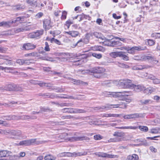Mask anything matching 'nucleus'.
Here are the masks:
<instances>
[{"label":"nucleus","mask_w":160,"mask_h":160,"mask_svg":"<svg viewBox=\"0 0 160 160\" xmlns=\"http://www.w3.org/2000/svg\"><path fill=\"white\" fill-rule=\"evenodd\" d=\"M12 7L13 8L15 9H16L17 10H20L21 9H22L23 8L21 6V5L19 4L14 5Z\"/></svg>","instance_id":"nucleus-51"},{"label":"nucleus","mask_w":160,"mask_h":160,"mask_svg":"<svg viewBox=\"0 0 160 160\" xmlns=\"http://www.w3.org/2000/svg\"><path fill=\"white\" fill-rule=\"evenodd\" d=\"M150 67L149 66H146L144 65H139L134 66L132 67V69L134 70H142L145 68H147Z\"/></svg>","instance_id":"nucleus-16"},{"label":"nucleus","mask_w":160,"mask_h":160,"mask_svg":"<svg viewBox=\"0 0 160 160\" xmlns=\"http://www.w3.org/2000/svg\"><path fill=\"white\" fill-rule=\"evenodd\" d=\"M158 132V130L156 128H152L151 129L150 132L152 133H157Z\"/></svg>","instance_id":"nucleus-58"},{"label":"nucleus","mask_w":160,"mask_h":160,"mask_svg":"<svg viewBox=\"0 0 160 160\" xmlns=\"http://www.w3.org/2000/svg\"><path fill=\"white\" fill-rule=\"evenodd\" d=\"M69 80L72 81V83H73V84H75L78 85L82 83V81L73 78H70Z\"/></svg>","instance_id":"nucleus-37"},{"label":"nucleus","mask_w":160,"mask_h":160,"mask_svg":"<svg viewBox=\"0 0 160 160\" xmlns=\"http://www.w3.org/2000/svg\"><path fill=\"white\" fill-rule=\"evenodd\" d=\"M119 84L120 86L124 88H131L132 85L131 81L128 79L121 80Z\"/></svg>","instance_id":"nucleus-4"},{"label":"nucleus","mask_w":160,"mask_h":160,"mask_svg":"<svg viewBox=\"0 0 160 160\" xmlns=\"http://www.w3.org/2000/svg\"><path fill=\"white\" fill-rule=\"evenodd\" d=\"M120 52H113L110 54V56L113 58H115L118 57H119Z\"/></svg>","instance_id":"nucleus-35"},{"label":"nucleus","mask_w":160,"mask_h":160,"mask_svg":"<svg viewBox=\"0 0 160 160\" xmlns=\"http://www.w3.org/2000/svg\"><path fill=\"white\" fill-rule=\"evenodd\" d=\"M50 24V21L47 19L43 21V27L46 29H48L50 28L51 26Z\"/></svg>","instance_id":"nucleus-21"},{"label":"nucleus","mask_w":160,"mask_h":160,"mask_svg":"<svg viewBox=\"0 0 160 160\" xmlns=\"http://www.w3.org/2000/svg\"><path fill=\"white\" fill-rule=\"evenodd\" d=\"M67 13V12L65 11H63L62 12V14L61 17V18L62 19H65L66 18Z\"/></svg>","instance_id":"nucleus-57"},{"label":"nucleus","mask_w":160,"mask_h":160,"mask_svg":"<svg viewBox=\"0 0 160 160\" xmlns=\"http://www.w3.org/2000/svg\"><path fill=\"white\" fill-rule=\"evenodd\" d=\"M155 58V57L154 56H144L143 58V61H146L147 60H151L152 61V60H154Z\"/></svg>","instance_id":"nucleus-39"},{"label":"nucleus","mask_w":160,"mask_h":160,"mask_svg":"<svg viewBox=\"0 0 160 160\" xmlns=\"http://www.w3.org/2000/svg\"><path fill=\"white\" fill-rule=\"evenodd\" d=\"M56 158L55 157L50 154L44 157V159L45 160H54Z\"/></svg>","instance_id":"nucleus-38"},{"label":"nucleus","mask_w":160,"mask_h":160,"mask_svg":"<svg viewBox=\"0 0 160 160\" xmlns=\"http://www.w3.org/2000/svg\"><path fill=\"white\" fill-rule=\"evenodd\" d=\"M36 139H32L29 140H24L19 142L20 145L29 146L33 144L36 142Z\"/></svg>","instance_id":"nucleus-8"},{"label":"nucleus","mask_w":160,"mask_h":160,"mask_svg":"<svg viewBox=\"0 0 160 160\" xmlns=\"http://www.w3.org/2000/svg\"><path fill=\"white\" fill-rule=\"evenodd\" d=\"M150 149L151 151L154 152H157V149L154 148L153 147L151 146L150 147Z\"/></svg>","instance_id":"nucleus-62"},{"label":"nucleus","mask_w":160,"mask_h":160,"mask_svg":"<svg viewBox=\"0 0 160 160\" xmlns=\"http://www.w3.org/2000/svg\"><path fill=\"white\" fill-rule=\"evenodd\" d=\"M113 84L112 82L109 80L104 81L102 82V86H106L109 87L112 86Z\"/></svg>","instance_id":"nucleus-23"},{"label":"nucleus","mask_w":160,"mask_h":160,"mask_svg":"<svg viewBox=\"0 0 160 160\" xmlns=\"http://www.w3.org/2000/svg\"><path fill=\"white\" fill-rule=\"evenodd\" d=\"M131 119H134L138 118L139 117V115L137 113L130 114Z\"/></svg>","instance_id":"nucleus-46"},{"label":"nucleus","mask_w":160,"mask_h":160,"mask_svg":"<svg viewBox=\"0 0 160 160\" xmlns=\"http://www.w3.org/2000/svg\"><path fill=\"white\" fill-rule=\"evenodd\" d=\"M40 58L42 60L48 61L52 62L55 61L54 60L52 59V58L48 57L47 54H46L44 56L40 57Z\"/></svg>","instance_id":"nucleus-27"},{"label":"nucleus","mask_w":160,"mask_h":160,"mask_svg":"<svg viewBox=\"0 0 160 160\" xmlns=\"http://www.w3.org/2000/svg\"><path fill=\"white\" fill-rule=\"evenodd\" d=\"M17 63H18L20 65H22L24 64V59H19L17 60L16 61Z\"/></svg>","instance_id":"nucleus-55"},{"label":"nucleus","mask_w":160,"mask_h":160,"mask_svg":"<svg viewBox=\"0 0 160 160\" xmlns=\"http://www.w3.org/2000/svg\"><path fill=\"white\" fill-rule=\"evenodd\" d=\"M91 49L92 50L94 51H100L103 52L104 51V48L101 46H95L94 47H92Z\"/></svg>","instance_id":"nucleus-22"},{"label":"nucleus","mask_w":160,"mask_h":160,"mask_svg":"<svg viewBox=\"0 0 160 160\" xmlns=\"http://www.w3.org/2000/svg\"><path fill=\"white\" fill-rule=\"evenodd\" d=\"M122 104H118L114 105H109L107 104L105 106H102V107H95L94 108V109L95 110L97 109H104L106 108H126L127 107L126 105H124L123 107L121 106Z\"/></svg>","instance_id":"nucleus-3"},{"label":"nucleus","mask_w":160,"mask_h":160,"mask_svg":"<svg viewBox=\"0 0 160 160\" xmlns=\"http://www.w3.org/2000/svg\"><path fill=\"white\" fill-rule=\"evenodd\" d=\"M23 19H24L23 17H18L16 18V19L15 20L12 21V24L13 23H15L17 21H22V22L23 21H24L23 20Z\"/></svg>","instance_id":"nucleus-43"},{"label":"nucleus","mask_w":160,"mask_h":160,"mask_svg":"<svg viewBox=\"0 0 160 160\" xmlns=\"http://www.w3.org/2000/svg\"><path fill=\"white\" fill-rule=\"evenodd\" d=\"M51 41H52V43L54 42L58 45L61 44L60 42L58 40L55 39L54 38H52V40Z\"/></svg>","instance_id":"nucleus-56"},{"label":"nucleus","mask_w":160,"mask_h":160,"mask_svg":"<svg viewBox=\"0 0 160 160\" xmlns=\"http://www.w3.org/2000/svg\"><path fill=\"white\" fill-rule=\"evenodd\" d=\"M138 128L142 131L147 132L148 131V127L146 126H140Z\"/></svg>","instance_id":"nucleus-41"},{"label":"nucleus","mask_w":160,"mask_h":160,"mask_svg":"<svg viewBox=\"0 0 160 160\" xmlns=\"http://www.w3.org/2000/svg\"><path fill=\"white\" fill-rule=\"evenodd\" d=\"M39 81H36L35 80H34L33 79H32L30 81V82L33 84H38V83Z\"/></svg>","instance_id":"nucleus-63"},{"label":"nucleus","mask_w":160,"mask_h":160,"mask_svg":"<svg viewBox=\"0 0 160 160\" xmlns=\"http://www.w3.org/2000/svg\"><path fill=\"white\" fill-rule=\"evenodd\" d=\"M105 68L101 67H96L87 70L88 72L92 73L94 74L95 77L100 78L102 77L101 75L105 72Z\"/></svg>","instance_id":"nucleus-1"},{"label":"nucleus","mask_w":160,"mask_h":160,"mask_svg":"<svg viewBox=\"0 0 160 160\" xmlns=\"http://www.w3.org/2000/svg\"><path fill=\"white\" fill-rule=\"evenodd\" d=\"M31 60H24V64L29 65L30 64L32 63V62L30 61Z\"/></svg>","instance_id":"nucleus-64"},{"label":"nucleus","mask_w":160,"mask_h":160,"mask_svg":"<svg viewBox=\"0 0 160 160\" xmlns=\"http://www.w3.org/2000/svg\"><path fill=\"white\" fill-rule=\"evenodd\" d=\"M128 93V92H109V94H108V97H112L116 98L117 97H118L120 96L121 95H119L120 93Z\"/></svg>","instance_id":"nucleus-15"},{"label":"nucleus","mask_w":160,"mask_h":160,"mask_svg":"<svg viewBox=\"0 0 160 160\" xmlns=\"http://www.w3.org/2000/svg\"><path fill=\"white\" fill-rule=\"evenodd\" d=\"M144 55L140 54L138 55L135 56L133 58V59L136 60L140 61H143Z\"/></svg>","instance_id":"nucleus-29"},{"label":"nucleus","mask_w":160,"mask_h":160,"mask_svg":"<svg viewBox=\"0 0 160 160\" xmlns=\"http://www.w3.org/2000/svg\"><path fill=\"white\" fill-rule=\"evenodd\" d=\"M58 55L62 56V58L64 59H67V56H68V55L66 53L62 52L59 53Z\"/></svg>","instance_id":"nucleus-52"},{"label":"nucleus","mask_w":160,"mask_h":160,"mask_svg":"<svg viewBox=\"0 0 160 160\" xmlns=\"http://www.w3.org/2000/svg\"><path fill=\"white\" fill-rule=\"evenodd\" d=\"M117 128L121 129H128L135 130L138 128V127L136 126H125Z\"/></svg>","instance_id":"nucleus-33"},{"label":"nucleus","mask_w":160,"mask_h":160,"mask_svg":"<svg viewBox=\"0 0 160 160\" xmlns=\"http://www.w3.org/2000/svg\"><path fill=\"white\" fill-rule=\"evenodd\" d=\"M11 152L6 150L0 151V157H7L9 156Z\"/></svg>","instance_id":"nucleus-19"},{"label":"nucleus","mask_w":160,"mask_h":160,"mask_svg":"<svg viewBox=\"0 0 160 160\" xmlns=\"http://www.w3.org/2000/svg\"><path fill=\"white\" fill-rule=\"evenodd\" d=\"M84 44V43L82 41V40L80 39L78 41L76 44H75V45H73V46L72 47L74 48L76 46L79 47H82L83 46Z\"/></svg>","instance_id":"nucleus-31"},{"label":"nucleus","mask_w":160,"mask_h":160,"mask_svg":"<svg viewBox=\"0 0 160 160\" xmlns=\"http://www.w3.org/2000/svg\"><path fill=\"white\" fill-rule=\"evenodd\" d=\"M140 102L142 105H147L152 102V101L150 99L141 100Z\"/></svg>","instance_id":"nucleus-32"},{"label":"nucleus","mask_w":160,"mask_h":160,"mask_svg":"<svg viewBox=\"0 0 160 160\" xmlns=\"http://www.w3.org/2000/svg\"><path fill=\"white\" fill-rule=\"evenodd\" d=\"M58 97L59 98H70V99H74V97H73L72 96H67L66 97H64V96L62 97V96H58Z\"/></svg>","instance_id":"nucleus-59"},{"label":"nucleus","mask_w":160,"mask_h":160,"mask_svg":"<svg viewBox=\"0 0 160 160\" xmlns=\"http://www.w3.org/2000/svg\"><path fill=\"white\" fill-rule=\"evenodd\" d=\"M94 138L95 140H100L102 138V137L99 134L96 135L94 136Z\"/></svg>","instance_id":"nucleus-49"},{"label":"nucleus","mask_w":160,"mask_h":160,"mask_svg":"<svg viewBox=\"0 0 160 160\" xmlns=\"http://www.w3.org/2000/svg\"><path fill=\"white\" fill-rule=\"evenodd\" d=\"M31 29V28L29 26H26L23 27H22L17 29H15L14 31L16 33H19L21 32H25L27 31H29Z\"/></svg>","instance_id":"nucleus-12"},{"label":"nucleus","mask_w":160,"mask_h":160,"mask_svg":"<svg viewBox=\"0 0 160 160\" xmlns=\"http://www.w3.org/2000/svg\"><path fill=\"white\" fill-rule=\"evenodd\" d=\"M12 24V21H3L0 22V27H10Z\"/></svg>","instance_id":"nucleus-20"},{"label":"nucleus","mask_w":160,"mask_h":160,"mask_svg":"<svg viewBox=\"0 0 160 160\" xmlns=\"http://www.w3.org/2000/svg\"><path fill=\"white\" fill-rule=\"evenodd\" d=\"M45 46L44 48V50L48 52L50 51V48L47 42H45Z\"/></svg>","instance_id":"nucleus-48"},{"label":"nucleus","mask_w":160,"mask_h":160,"mask_svg":"<svg viewBox=\"0 0 160 160\" xmlns=\"http://www.w3.org/2000/svg\"><path fill=\"white\" fill-rule=\"evenodd\" d=\"M106 40L105 41L104 43L108 46L111 47L118 46L121 45V43L119 41H111L110 40L106 39Z\"/></svg>","instance_id":"nucleus-9"},{"label":"nucleus","mask_w":160,"mask_h":160,"mask_svg":"<svg viewBox=\"0 0 160 160\" xmlns=\"http://www.w3.org/2000/svg\"><path fill=\"white\" fill-rule=\"evenodd\" d=\"M36 45H34L32 43H28L24 44L22 47L23 49L26 50H29L33 49L36 48Z\"/></svg>","instance_id":"nucleus-11"},{"label":"nucleus","mask_w":160,"mask_h":160,"mask_svg":"<svg viewBox=\"0 0 160 160\" xmlns=\"http://www.w3.org/2000/svg\"><path fill=\"white\" fill-rule=\"evenodd\" d=\"M91 36H92L94 35L95 37L97 38L100 39L102 40L104 39V37L103 36L102 34L98 32H94L93 33L91 32L90 33Z\"/></svg>","instance_id":"nucleus-17"},{"label":"nucleus","mask_w":160,"mask_h":160,"mask_svg":"<svg viewBox=\"0 0 160 160\" xmlns=\"http://www.w3.org/2000/svg\"><path fill=\"white\" fill-rule=\"evenodd\" d=\"M120 55L119 57H122L124 60L127 61L129 60L128 57L127 56L124 55L123 52H120Z\"/></svg>","instance_id":"nucleus-42"},{"label":"nucleus","mask_w":160,"mask_h":160,"mask_svg":"<svg viewBox=\"0 0 160 160\" xmlns=\"http://www.w3.org/2000/svg\"><path fill=\"white\" fill-rule=\"evenodd\" d=\"M89 139L88 138L84 136L80 137H73L67 139V141H69L70 142H75L78 141H82L83 140H88Z\"/></svg>","instance_id":"nucleus-5"},{"label":"nucleus","mask_w":160,"mask_h":160,"mask_svg":"<svg viewBox=\"0 0 160 160\" xmlns=\"http://www.w3.org/2000/svg\"><path fill=\"white\" fill-rule=\"evenodd\" d=\"M14 84L6 85V91H14Z\"/></svg>","instance_id":"nucleus-25"},{"label":"nucleus","mask_w":160,"mask_h":160,"mask_svg":"<svg viewBox=\"0 0 160 160\" xmlns=\"http://www.w3.org/2000/svg\"><path fill=\"white\" fill-rule=\"evenodd\" d=\"M53 84L51 83H48L46 88H47L48 89H50L51 88L53 87Z\"/></svg>","instance_id":"nucleus-61"},{"label":"nucleus","mask_w":160,"mask_h":160,"mask_svg":"<svg viewBox=\"0 0 160 160\" xmlns=\"http://www.w3.org/2000/svg\"><path fill=\"white\" fill-rule=\"evenodd\" d=\"M124 133L122 132H115L113 134L115 138H112L108 140L109 142H118L122 141L121 138L124 136Z\"/></svg>","instance_id":"nucleus-2"},{"label":"nucleus","mask_w":160,"mask_h":160,"mask_svg":"<svg viewBox=\"0 0 160 160\" xmlns=\"http://www.w3.org/2000/svg\"><path fill=\"white\" fill-rule=\"evenodd\" d=\"M92 56L98 59H100L102 57V55L100 54H97L96 53H93L92 54Z\"/></svg>","instance_id":"nucleus-50"},{"label":"nucleus","mask_w":160,"mask_h":160,"mask_svg":"<svg viewBox=\"0 0 160 160\" xmlns=\"http://www.w3.org/2000/svg\"><path fill=\"white\" fill-rule=\"evenodd\" d=\"M87 154V152H84L83 153L82 152H78L77 153H73V156H75V157H76L77 156H81L83 155H85Z\"/></svg>","instance_id":"nucleus-44"},{"label":"nucleus","mask_w":160,"mask_h":160,"mask_svg":"<svg viewBox=\"0 0 160 160\" xmlns=\"http://www.w3.org/2000/svg\"><path fill=\"white\" fill-rule=\"evenodd\" d=\"M73 117L71 115L65 116H62L61 118L62 119H71Z\"/></svg>","instance_id":"nucleus-54"},{"label":"nucleus","mask_w":160,"mask_h":160,"mask_svg":"<svg viewBox=\"0 0 160 160\" xmlns=\"http://www.w3.org/2000/svg\"><path fill=\"white\" fill-rule=\"evenodd\" d=\"M153 82L155 84H158L160 83V80L157 78L153 79Z\"/></svg>","instance_id":"nucleus-60"},{"label":"nucleus","mask_w":160,"mask_h":160,"mask_svg":"<svg viewBox=\"0 0 160 160\" xmlns=\"http://www.w3.org/2000/svg\"><path fill=\"white\" fill-rule=\"evenodd\" d=\"M131 88H133L134 90L136 92H140L142 90H145V88L141 85H136L132 84Z\"/></svg>","instance_id":"nucleus-14"},{"label":"nucleus","mask_w":160,"mask_h":160,"mask_svg":"<svg viewBox=\"0 0 160 160\" xmlns=\"http://www.w3.org/2000/svg\"><path fill=\"white\" fill-rule=\"evenodd\" d=\"M146 47L143 48L141 46L138 47H133L132 48V50L134 51L135 52L136 51H140L145 50L146 48Z\"/></svg>","instance_id":"nucleus-30"},{"label":"nucleus","mask_w":160,"mask_h":160,"mask_svg":"<svg viewBox=\"0 0 160 160\" xmlns=\"http://www.w3.org/2000/svg\"><path fill=\"white\" fill-rule=\"evenodd\" d=\"M38 0H26V2L30 5L32 6H37Z\"/></svg>","instance_id":"nucleus-28"},{"label":"nucleus","mask_w":160,"mask_h":160,"mask_svg":"<svg viewBox=\"0 0 160 160\" xmlns=\"http://www.w3.org/2000/svg\"><path fill=\"white\" fill-rule=\"evenodd\" d=\"M37 54V53L33 52L31 53L26 54L25 55V57L35 56Z\"/></svg>","instance_id":"nucleus-47"},{"label":"nucleus","mask_w":160,"mask_h":160,"mask_svg":"<svg viewBox=\"0 0 160 160\" xmlns=\"http://www.w3.org/2000/svg\"><path fill=\"white\" fill-rule=\"evenodd\" d=\"M115 64L118 67L121 68H129V66L128 65L123 63H120L118 62H116Z\"/></svg>","instance_id":"nucleus-26"},{"label":"nucleus","mask_w":160,"mask_h":160,"mask_svg":"<svg viewBox=\"0 0 160 160\" xmlns=\"http://www.w3.org/2000/svg\"><path fill=\"white\" fill-rule=\"evenodd\" d=\"M43 31L42 30H38L35 32L30 33L28 36L29 38H33L39 37L43 34Z\"/></svg>","instance_id":"nucleus-7"},{"label":"nucleus","mask_w":160,"mask_h":160,"mask_svg":"<svg viewBox=\"0 0 160 160\" xmlns=\"http://www.w3.org/2000/svg\"><path fill=\"white\" fill-rule=\"evenodd\" d=\"M52 90H56V92H62L65 91L64 88L56 87H54L53 88H52Z\"/></svg>","instance_id":"nucleus-36"},{"label":"nucleus","mask_w":160,"mask_h":160,"mask_svg":"<svg viewBox=\"0 0 160 160\" xmlns=\"http://www.w3.org/2000/svg\"><path fill=\"white\" fill-rule=\"evenodd\" d=\"M10 134L13 136L11 138L15 139H19L21 138L22 132L19 130H13L12 131Z\"/></svg>","instance_id":"nucleus-6"},{"label":"nucleus","mask_w":160,"mask_h":160,"mask_svg":"<svg viewBox=\"0 0 160 160\" xmlns=\"http://www.w3.org/2000/svg\"><path fill=\"white\" fill-rule=\"evenodd\" d=\"M88 17V16L87 15H86L83 13H82L80 15H79V21L80 22L81 21L83 20L84 18L87 19Z\"/></svg>","instance_id":"nucleus-40"},{"label":"nucleus","mask_w":160,"mask_h":160,"mask_svg":"<svg viewBox=\"0 0 160 160\" xmlns=\"http://www.w3.org/2000/svg\"><path fill=\"white\" fill-rule=\"evenodd\" d=\"M43 13L42 12H40L38 13L35 16L36 19H39L42 17L43 15Z\"/></svg>","instance_id":"nucleus-53"},{"label":"nucleus","mask_w":160,"mask_h":160,"mask_svg":"<svg viewBox=\"0 0 160 160\" xmlns=\"http://www.w3.org/2000/svg\"><path fill=\"white\" fill-rule=\"evenodd\" d=\"M127 159L128 160H138L139 158L138 155L134 154L132 155L128 156Z\"/></svg>","instance_id":"nucleus-24"},{"label":"nucleus","mask_w":160,"mask_h":160,"mask_svg":"<svg viewBox=\"0 0 160 160\" xmlns=\"http://www.w3.org/2000/svg\"><path fill=\"white\" fill-rule=\"evenodd\" d=\"M68 135V134L67 133H64L60 135L58 139L57 140L58 142H61L63 141V140L65 141L66 142H68L67 141L66 139L68 138H66V137Z\"/></svg>","instance_id":"nucleus-13"},{"label":"nucleus","mask_w":160,"mask_h":160,"mask_svg":"<svg viewBox=\"0 0 160 160\" xmlns=\"http://www.w3.org/2000/svg\"><path fill=\"white\" fill-rule=\"evenodd\" d=\"M98 155L99 157L106 158H117L118 156L117 155H112L104 152H99Z\"/></svg>","instance_id":"nucleus-10"},{"label":"nucleus","mask_w":160,"mask_h":160,"mask_svg":"<svg viewBox=\"0 0 160 160\" xmlns=\"http://www.w3.org/2000/svg\"><path fill=\"white\" fill-rule=\"evenodd\" d=\"M37 118V117L36 116H34L33 118H32L31 116L28 115L24 116L23 118H22L24 120H27L29 119H36Z\"/></svg>","instance_id":"nucleus-45"},{"label":"nucleus","mask_w":160,"mask_h":160,"mask_svg":"<svg viewBox=\"0 0 160 160\" xmlns=\"http://www.w3.org/2000/svg\"><path fill=\"white\" fill-rule=\"evenodd\" d=\"M65 33H67L72 37H76L79 34V32L77 31H71L69 32H65Z\"/></svg>","instance_id":"nucleus-18"},{"label":"nucleus","mask_w":160,"mask_h":160,"mask_svg":"<svg viewBox=\"0 0 160 160\" xmlns=\"http://www.w3.org/2000/svg\"><path fill=\"white\" fill-rule=\"evenodd\" d=\"M14 91H22L23 88L19 85H14Z\"/></svg>","instance_id":"nucleus-34"}]
</instances>
